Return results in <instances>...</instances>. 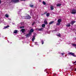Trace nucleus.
Wrapping results in <instances>:
<instances>
[{
	"mask_svg": "<svg viewBox=\"0 0 76 76\" xmlns=\"http://www.w3.org/2000/svg\"><path fill=\"white\" fill-rule=\"evenodd\" d=\"M19 0H12L11 1V2L12 3H18V2H19ZM21 1H25L26 0H20Z\"/></svg>",
	"mask_w": 76,
	"mask_h": 76,
	"instance_id": "nucleus-1",
	"label": "nucleus"
},
{
	"mask_svg": "<svg viewBox=\"0 0 76 76\" xmlns=\"http://www.w3.org/2000/svg\"><path fill=\"white\" fill-rule=\"evenodd\" d=\"M71 13L72 14H76V10H75V9H73V10H72L71 11Z\"/></svg>",
	"mask_w": 76,
	"mask_h": 76,
	"instance_id": "nucleus-2",
	"label": "nucleus"
},
{
	"mask_svg": "<svg viewBox=\"0 0 76 76\" xmlns=\"http://www.w3.org/2000/svg\"><path fill=\"white\" fill-rule=\"evenodd\" d=\"M61 20L59 19L58 20V23L56 24L57 25H60L61 24Z\"/></svg>",
	"mask_w": 76,
	"mask_h": 76,
	"instance_id": "nucleus-3",
	"label": "nucleus"
},
{
	"mask_svg": "<svg viewBox=\"0 0 76 76\" xmlns=\"http://www.w3.org/2000/svg\"><path fill=\"white\" fill-rule=\"evenodd\" d=\"M68 54L69 55H72V56H74V57H76V55L74 54V53L72 52L68 53Z\"/></svg>",
	"mask_w": 76,
	"mask_h": 76,
	"instance_id": "nucleus-4",
	"label": "nucleus"
},
{
	"mask_svg": "<svg viewBox=\"0 0 76 76\" xmlns=\"http://www.w3.org/2000/svg\"><path fill=\"white\" fill-rule=\"evenodd\" d=\"M32 35V33L31 32H29L28 34H27L26 35V37H30V35Z\"/></svg>",
	"mask_w": 76,
	"mask_h": 76,
	"instance_id": "nucleus-5",
	"label": "nucleus"
},
{
	"mask_svg": "<svg viewBox=\"0 0 76 76\" xmlns=\"http://www.w3.org/2000/svg\"><path fill=\"white\" fill-rule=\"evenodd\" d=\"M31 18V17L29 15H28L27 16H26L25 18V19H29Z\"/></svg>",
	"mask_w": 76,
	"mask_h": 76,
	"instance_id": "nucleus-6",
	"label": "nucleus"
},
{
	"mask_svg": "<svg viewBox=\"0 0 76 76\" xmlns=\"http://www.w3.org/2000/svg\"><path fill=\"white\" fill-rule=\"evenodd\" d=\"M75 22H76V21H72L71 22L70 24L71 25H73V24H74Z\"/></svg>",
	"mask_w": 76,
	"mask_h": 76,
	"instance_id": "nucleus-7",
	"label": "nucleus"
},
{
	"mask_svg": "<svg viewBox=\"0 0 76 76\" xmlns=\"http://www.w3.org/2000/svg\"><path fill=\"white\" fill-rule=\"evenodd\" d=\"M34 29H30V32H31L32 33V32H34Z\"/></svg>",
	"mask_w": 76,
	"mask_h": 76,
	"instance_id": "nucleus-8",
	"label": "nucleus"
},
{
	"mask_svg": "<svg viewBox=\"0 0 76 76\" xmlns=\"http://www.w3.org/2000/svg\"><path fill=\"white\" fill-rule=\"evenodd\" d=\"M54 22V21H52L50 22V23H49V25H51V24H53Z\"/></svg>",
	"mask_w": 76,
	"mask_h": 76,
	"instance_id": "nucleus-9",
	"label": "nucleus"
},
{
	"mask_svg": "<svg viewBox=\"0 0 76 76\" xmlns=\"http://www.w3.org/2000/svg\"><path fill=\"white\" fill-rule=\"evenodd\" d=\"M50 9L51 10H54V7H53V6H51L50 7Z\"/></svg>",
	"mask_w": 76,
	"mask_h": 76,
	"instance_id": "nucleus-10",
	"label": "nucleus"
},
{
	"mask_svg": "<svg viewBox=\"0 0 76 76\" xmlns=\"http://www.w3.org/2000/svg\"><path fill=\"white\" fill-rule=\"evenodd\" d=\"M44 23L46 25H47V24H48V23H47V20H45L44 21Z\"/></svg>",
	"mask_w": 76,
	"mask_h": 76,
	"instance_id": "nucleus-11",
	"label": "nucleus"
},
{
	"mask_svg": "<svg viewBox=\"0 0 76 76\" xmlns=\"http://www.w3.org/2000/svg\"><path fill=\"white\" fill-rule=\"evenodd\" d=\"M66 26H68V27H69V26H70V23H68L67 25H66Z\"/></svg>",
	"mask_w": 76,
	"mask_h": 76,
	"instance_id": "nucleus-12",
	"label": "nucleus"
},
{
	"mask_svg": "<svg viewBox=\"0 0 76 76\" xmlns=\"http://www.w3.org/2000/svg\"><path fill=\"white\" fill-rule=\"evenodd\" d=\"M18 32V31L17 30H15L14 32V34H17V33Z\"/></svg>",
	"mask_w": 76,
	"mask_h": 76,
	"instance_id": "nucleus-13",
	"label": "nucleus"
},
{
	"mask_svg": "<svg viewBox=\"0 0 76 76\" xmlns=\"http://www.w3.org/2000/svg\"><path fill=\"white\" fill-rule=\"evenodd\" d=\"M9 26H5L4 27V28H3L4 29H6V28H8V27H9Z\"/></svg>",
	"mask_w": 76,
	"mask_h": 76,
	"instance_id": "nucleus-14",
	"label": "nucleus"
},
{
	"mask_svg": "<svg viewBox=\"0 0 76 76\" xmlns=\"http://www.w3.org/2000/svg\"><path fill=\"white\" fill-rule=\"evenodd\" d=\"M61 5V4H57L56 6H57L58 7V6H60Z\"/></svg>",
	"mask_w": 76,
	"mask_h": 76,
	"instance_id": "nucleus-15",
	"label": "nucleus"
},
{
	"mask_svg": "<svg viewBox=\"0 0 76 76\" xmlns=\"http://www.w3.org/2000/svg\"><path fill=\"white\" fill-rule=\"evenodd\" d=\"M57 35L58 36V37H60V36H61V34H60L59 33L58 34H57Z\"/></svg>",
	"mask_w": 76,
	"mask_h": 76,
	"instance_id": "nucleus-16",
	"label": "nucleus"
},
{
	"mask_svg": "<svg viewBox=\"0 0 76 76\" xmlns=\"http://www.w3.org/2000/svg\"><path fill=\"white\" fill-rule=\"evenodd\" d=\"M34 39H35V37H34L32 39V41H34Z\"/></svg>",
	"mask_w": 76,
	"mask_h": 76,
	"instance_id": "nucleus-17",
	"label": "nucleus"
},
{
	"mask_svg": "<svg viewBox=\"0 0 76 76\" xmlns=\"http://www.w3.org/2000/svg\"><path fill=\"white\" fill-rule=\"evenodd\" d=\"M46 16H50V13H47Z\"/></svg>",
	"mask_w": 76,
	"mask_h": 76,
	"instance_id": "nucleus-18",
	"label": "nucleus"
},
{
	"mask_svg": "<svg viewBox=\"0 0 76 76\" xmlns=\"http://www.w3.org/2000/svg\"><path fill=\"white\" fill-rule=\"evenodd\" d=\"M21 31L22 32H25V29H21Z\"/></svg>",
	"mask_w": 76,
	"mask_h": 76,
	"instance_id": "nucleus-19",
	"label": "nucleus"
},
{
	"mask_svg": "<svg viewBox=\"0 0 76 76\" xmlns=\"http://www.w3.org/2000/svg\"><path fill=\"white\" fill-rule=\"evenodd\" d=\"M42 3L44 5H45V4H46V3L45 2H44V1L42 2Z\"/></svg>",
	"mask_w": 76,
	"mask_h": 76,
	"instance_id": "nucleus-20",
	"label": "nucleus"
},
{
	"mask_svg": "<svg viewBox=\"0 0 76 76\" xmlns=\"http://www.w3.org/2000/svg\"><path fill=\"white\" fill-rule=\"evenodd\" d=\"M5 17H6V18L9 17V15H7V14H6L5 15Z\"/></svg>",
	"mask_w": 76,
	"mask_h": 76,
	"instance_id": "nucleus-21",
	"label": "nucleus"
},
{
	"mask_svg": "<svg viewBox=\"0 0 76 76\" xmlns=\"http://www.w3.org/2000/svg\"><path fill=\"white\" fill-rule=\"evenodd\" d=\"M42 26L43 27H45V24H43L42 25Z\"/></svg>",
	"mask_w": 76,
	"mask_h": 76,
	"instance_id": "nucleus-22",
	"label": "nucleus"
},
{
	"mask_svg": "<svg viewBox=\"0 0 76 76\" xmlns=\"http://www.w3.org/2000/svg\"><path fill=\"white\" fill-rule=\"evenodd\" d=\"M43 29L42 28H39L38 29L39 31H42Z\"/></svg>",
	"mask_w": 76,
	"mask_h": 76,
	"instance_id": "nucleus-23",
	"label": "nucleus"
},
{
	"mask_svg": "<svg viewBox=\"0 0 76 76\" xmlns=\"http://www.w3.org/2000/svg\"><path fill=\"white\" fill-rule=\"evenodd\" d=\"M41 42H42V44H44V41H43V40H42L41 41Z\"/></svg>",
	"mask_w": 76,
	"mask_h": 76,
	"instance_id": "nucleus-24",
	"label": "nucleus"
},
{
	"mask_svg": "<svg viewBox=\"0 0 76 76\" xmlns=\"http://www.w3.org/2000/svg\"><path fill=\"white\" fill-rule=\"evenodd\" d=\"M72 45H73V46H75V47H76V44H73Z\"/></svg>",
	"mask_w": 76,
	"mask_h": 76,
	"instance_id": "nucleus-25",
	"label": "nucleus"
},
{
	"mask_svg": "<svg viewBox=\"0 0 76 76\" xmlns=\"http://www.w3.org/2000/svg\"><path fill=\"white\" fill-rule=\"evenodd\" d=\"M47 13V12H46L43 14H42V15H45V14H46Z\"/></svg>",
	"mask_w": 76,
	"mask_h": 76,
	"instance_id": "nucleus-26",
	"label": "nucleus"
},
{
	"mask_svg": "<svg viewBox=\"0 0 76 76\" xmlns=\"http://www.w3.org/2000/svg\"><path fill=\"white\" fill-rule=\"evenodd\" d=\"M30 7H33L34 6V5H30Z\"/></svg>",
	"mask_w": 76,
	"mask_h": 76,
	"instance_id": "nucleus-27",
	"label": "nucleus"
},
{
	"mask_svg": "<svg viewBox=\"0 0 76 76\" xmlns=\"http://www.w3.org/2000/svg\"><path fill=\"white\" fill-rule=\"evenodd\" d=\"M38 45V43L37 42H35V45Z\"/></svg>",
	"mask_w": 76,
	"mask_h": 76,
	"instance_id": "nucleus-28",
	"label": "nucleus"
},
{
	"mask_svg": "<svg viewBox=\"0 0 76 76\" xmlns=\"http://www.w3.org/2000/svg\"><path fill=\"white\" fill-rule=\"evenodd\" d=\"M34 24H35V22H34L32 24V25L33 26V25H34Z\"/></svg>",
	"mask_w": 76,
	"mask_h": 76,
	"instance_id": "nucleus-29",
	"label": "nucleus"
},
{
	"mask_svg": "<svg viewBox=\"0 0 76 76\" xmlns=\"http://www.w3.org/2000/svg\"><path fill=\"white\" fill-rule=\"evenodd\" d=\"M24 28V27H20V28Z\"/></svg>",
	"mask_w": 76,
	"mask_h": 76,
	"instance_id": "nucleus-30",
	"label": "nucleus"
},
{
	"mask_svg": "<svg viewBox=\"0 0 76 76\" xmlns=\"http://www.w3.org/2000/svg\"><path fill=\"white\" fill-rule=\"evenodd\" d=\"M62 54V55H63V54H64V53H61Z\"/></svg>",
	"mask_w": 76,
	"mask_h": 76,
	"instance_id": "nucleus-31",
	"label": "nucleus"
},
{
	"mask_svg": "<svg viewBox=\"0 0 76 76\" xmlns=\"http://www.w3.org/2000/svg\"><path fill=\"white\" fill-rule=\"evenodd\" d=\"M1 3V1L0 0V4Z\"/></svg>",
	"mask_w": 76,
	"mask_h": 76,
	"instance_id": "nucleus-32",
	"label": "nucleus"
},
{
	"mask_svg": "<svg viewBox=\"0 0 76 76\" xmlns=\"http://www.w3.org/2000/svg\"><path fill=\"white\" fill-rule=\"evenodd\" d=\"M75 65H76V64H75Z\"/></svg>",
	"mask_w": 76,
	"mask_h": 76,
	"instance_id": "nucleus-33",
	"label": "nucleus"
}]
</instances>
